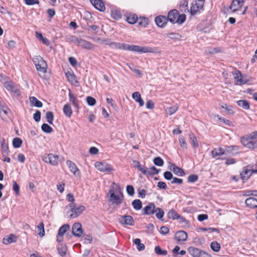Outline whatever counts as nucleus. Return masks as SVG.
Instances as JSON below:
<instances>
[{
  "instance_id": "20",
  "label": "nucleus",
  "mask_w": 257,
  "mask_h": 257,
  "mask_svg": "<svg viewBox=\"0 0 257 257\" xmlns=\"http://www.w3.org/2000/svg\"><path fill=\"white\" fill-rule=\"evenodd\" d=\"M170 169L178 176H184L185 175V173L182 169L177 167L174 164L170 163Z\"/></svg>"
},
{
  "instance_id": "62",
  "label": "nucleus",
  "mask_w": 257,
  "mask_h": 257,
  "mask_svg": "<svg viewBox=\"0 0 257 257\" xmlns=\"http://www.w3.org/2000/svg\"><path fill=\"white\" fill-rule=\"evenodd\" d=\"M163 175L165 179L167 180H171L173 178L172 173L170 171L165 172Z\"/></svg>"
},
{
  "instance_id": "7",
  "label": "nucleus",
  "mask_w": 257,
  "mask_h": 257,
  "mask_svg": "<svg viewBox=\"0 0 257 257\" xmlns=\"http://www.w3.org/2000/svg\"><path fill=\"white\" fill-rule=\"evenodd\" d=\"M59 158L58 155L53 154H45L42 157L44 162L49 163L53 166H56L58 164Z\"/></svg>"
},
{
  "instance_id": "28",
  "label": "nucleus",
  "mask_w": 257,
  "mask_h": 257,
  "mask_svg": "<svg viewBox=\"0 0 257 257\" xmlns=\"http://www.w3.org/2000/svg\"><path fill=\"white\" fill-rule=\"evenodd\" d=\"M179 10L182 12H189V10L188 9V2L187 0H183L181 1L179 6Z\"/></svg>"
},
{
  "instance_id": "34",
  "label": "nucleus",
  "mask_w": 257,
  "mask_h": 257,
  "mask_svg": "<svg viewBox=\"0 0 257 257\" xmlns=\"http://www.w3.org/2000/svg\"><path fill=\"white\" fill-rule=\"evenodd\" d=\"M167 217L169 219L176 220L178 219V217H179V214L175 210L172 209L167 213Z\"/></svg>"
},
{
  "instance_id": "45",
  "label": "nucleus",
  "mask_w": 257,
  "mask_h": 257,
  "mask_svg": "<svg viewBox=\"0 0 257 257\" xmlns=\"http://www.w3.org/2000/svg\"><path fill=\"white\" fill-rule=\"evenodd\" d=\"M22 143L23 141L21 139L15 138L13 140V147L15 148H19L21 146Z\"/></svg>"
},
{
  "instance_id": "57",
  "label": "nucleus",
  "mask_w": 257,
  "mask_h": 257,
  "mask_svg": "<svg viewBox=\"0 0 257 257\" xmlns=\"http://www.w3.org/2000/svg\"><path fill=\"white\" fill-rule=\"evenodd\" d=\"M188 182L189 183H194L198 179V177L197 175L191 174L188 177Z\"/></svg>"
},
{
  "instance_id": "44",
  "label": "nucleus",
  "mask_w": 257,
  "mask_h": 257,
  "mask_svg": "<svg viewBox=\"0 0 257 257\" xmlns=\"http://www.w3.org/2000/svg\"><path fill=\"white\" fill-rule=\"evenodd\" d=\"M41 129L43 132L48 134L51 133L53 131L52 127L47 123H43L41 126Z\"/></svg>"
},
{
  "instance_id": "23",
  "label": "nucleus",
  "mask_w": 257,
  "mask_h": 257,
  "mask_svg": "<svg viewBox=\"0 0 257 257\" xmlns=\"http://www.w3.org/2000/svg\"><path fill=\"white\" fill-rule=\"evenodd\" d=\"M66 76L67 78L68 81L70 82L72 84L75 85H78V81L77 80V77L75 74L70 72H67L66 73Z\"/></svg>"
},
{
  "instance_id": "26",
  "label": "nucleus",
  "mask_w": 257,
  "mask_h": 257,
  "mask_svg": "<svg viewBox=\"0 0 257 257\" xmlns=\"http://www.w3.org/2000/svg\"><path fill=\"white\" fill-rule=\"evenodd\" d=\"M123 223L128 225H134L135 221L131 215H124L121 217Z\"/></svg>"
},
{
  "instance_id": "56",
  "label": "nucleus",
  "mask_w": 257,
  "mask_h": 257,
  "mask_svg": "<svg viewBox=\"0 0 257 257\" xmlns=\"http://www.w3.org/2000/svg\"><path fill=\"white\" fill-rule=\"evenodd\" d=\"M13 190L16 195H19L20 194V186L14 180L13 181Z\"/></svg>"
},
{
  "instance_id": "63",
  "label": "nucleus",
  "mask_w": 257,
  "mask_h": 257,
  "mask_svg": "<svg viewBox=\"0 0 257 257\" xmlns=\"http://www.w3.org/2000/svg\"><path fill=\"white\" fill-rule=\"evenodd\" d=\"M33 118L36 122H39L41 119V112L37 110L33 115Z\"/></svg>"
},
{
  "instance_id": "48",
  "label": "nucleus",
  "mask_w": 257,
  "mask_h": 257,
  "mask_svg": "<svg viewBox=\"0 0 257 257\" xmlns=\"http://www.w3.org/2000/svg\"><path fill=\"white\" fill-rule=\"evenodd\" d=\"M57 250L58 253L61 256H64L66 254L67 248L66 245L61 244V247H58Z\"/></svg>"
},
{
  "instance_id": "18",
  "label": "nucleus",
  "mask_w": 257,
  "mask_h": 257,
  "mask_svg": "<svg viewBox=\"0 0 257 257\" xmlns=\"http://www.w3.org/2000/svg\"><path fill=\"white\" fill-rule=\"evenodd\" d=\"M188 251L193 257H200L204 252V251L193 246L189 247Z\"/></svg>"
},
{
  "instance_id": "22",
  "label": "nucleus",
  "mask_w": 257,
  "mask_h": 257,
  "mask_svg": "<svg viewBox=\"0 0 257 257\" xmlns=\"http://www.w3.org/2000/svg\"><path fill=\"white\" fill-rule=\"evenodd\" d=\"M246 205L250 208H257V199L253 197H249L245 201Z\"/></svg>"
},
{
  "instance_id": "49",
  "label": "nucleus",
  "mask_w": 257,
  "mask_h": 257,
  "mask_svg": "<svg viewBox=\"0 0 257 257\" xmlns=\"http://www.w3.org/2000/svg\"><path fill=\"white\" fill-rule=\"evenodd\" d=\"M155 251L158 255H165L167 254L168 251L166 250H162L160 246H156L155 248Z\"/></svg>"
},
{
  "instance_id": "33",
  "label": "nucleus",
  "mask_w": 257,
  "mask_h": 257,
  "mask_svg": "<svg viewBox=\"0 0 257 257\" xmlns=\"http://www.w3.org/2000/svg\"><path fill=\"white\" fill-rule=\"evenodd\" d=\"M138 20L137 15L134 14H130L126 18L127 22L130 24H135Z\"/></svg>"
},
{
  "instance_id": "27",
  "label": "nucleus",
  "mask_w": 257,
  "mask_h": 257,
  "mask_svg": "<svg viewBox=\"0 0 257 257\" xmlns=\"http://www.w3.org/2000/svg\"><path fill=\"white\" fill-rule=\"evenodd\" d=\"M211 154L213 157L216 158L218 156L225 154V151L222 148H215L212 151Z\"/></svg>"
},
{
  "instance_id": "24",
  "label": "nucleus",
  "mask_w": 257,
  "mask_h": 257,
  "mask_svg": "<svg viewBox=\"0 0 257 257\" xmlns=\"http://www.w3.org/2000/svg\"><path fill=\"white\" fill-rule=\"evenodd\" d=\"M68 95L70 101L72 102L73 106L78 110L79 109V102L78 100L75 97L74 94L71 92L70 90H69Z\"/></svg>"
},
{
  "instance_id": "29",
  "label": "nucleus",
  "mask_w": 257,
  "mask_h": 257,
  "mask_svg": "<svg viewBox=\"0 0 257 257\" xmlns=\"http://www.w3.org/2000/svg\"><path fill=\"white\" fill-rule=\"evenodd\" d=\"M29 99L32 106H34L37 107H41L43 105L42 102L34 96L30 97Z\"/></svg>"
},
{
  "instance_id": "41",
  "label": "nucleus",
  "mask_w": 257,
  "mask_h": 257,
  "mask_svg": "<svg viewBox=\"0 0 257 257\" xmlns=\"http://www.w3.org/2000/svg\"><path fill=\"white\" fill-rule=\"evenodd\" d=\"M138 24L142 27H146L149 24V20L145 17H140L138 20Z\"/></svg>"
},
{
  "instance_id": "5",
  "label": "nucleus",
  "mask_w": 257,
  "mask_h": 257,
  "mask_svg": "<svg viewBox=\"0 0 257 257\" xmlns=\"http://www.w3.org/2000/svg\"><path fill=\"white\" fill-rule=\"evenodd\" d=\"M109 193L110 194L109 201L111 202L112 204L118 206L122 203L123 199L122 193H120L119 195H116L113 188L109 190Z\"/></svg>"
},
{
  "instance_id": "8",
  "label": "nucleus",
  "mask_w": 257,
  "mask_h": 257,
  "mask_svg": "<svg viewBox=\"0 0 257 257\" xmlns=\"http://www.w3.org/2000/svg\"><path fill=\"white\" fill-rule=\"evenodd\" d=\"M251 139L248 135L242 137L241 138V143L242 145L250 149H254L256 148V142L251 141Z\"/></svg>"
},
{
  "instance_id": "1",
  "label": "nucleus",
  "mask_w": 257,
  "mask_h": 257,
  "mask_svg": "<svg viewBox=\"0 0 257 257\" xmlns=\"http://www.w3.org/2000/svg\"><path fill=\"white\" fill-rule=\"evenodd\" d=\"M110 47L112 49L127 50L139 53H155L157 52V49L156 48L140 46L134 45H130L125 43H120L114 42H112L110 44Z\"/></svg>"
},
{
  "instance_id": "39",
  "label": "nucleus",
  "mask_w": 257,
  "mask_h": 257,
  "mask_svg": "<svg viewBox=\"0 0 257 257\" xmlns=\"http://www.w3.org/2000/svg\"><path fill=\"white\" fill-rule=\"evenodd\" d=\"M189 137L190 140H191V143H192L193 147L194 148H197L199 145L197 138L195 137V136L193 133H190L189 135Z\"/></svg>"
},
{
  "instance_id": "16",
  "label": "nucleus",
  "mask_w": 257,
  "mask_h": 257,
  "mask_svg": "<svg viewBox=\"0 0 257 257\" xmlns=\"http://www.w3.org/2000/svg\"><path fill=\"white\" fill-rule=\"evenodd\" d=\"M188 237L187 233L183 230L177 231L175 235L174 238L177 241H185Z\"/></svg>"
},
{
  "instance_id": "19",
  "label": "nucleus",
  "mask_w": 257,
  "mask_h": 257,
  "mask_svg": "<svg viewBox=\"0 0 257 257\" xmlns=\"http://www.w3.org/2000/svg\"><path fill=\"white\" fill-rule=\"evenodd\" d=\"M179 14V12L176 10H173L170 11L167 17L168 21H169L172 23H176V20L177 19Z\"/></svg>"
},
{
  "instance_id": "50",
  "label": "nucleus",
  "mask_w": 257,
  "mask_h": 257,
  "mask_svg": "<svg viewBox=\"0 0 257 257\" xmlns=\"http://www.w3.org/2000/svg\"><path fill=\"white\" fill-rule=\"evenodd\" d=\"M167 36L170 39L174 40H179L182 37L180 34L176 33H170L167 34Z\"/></svg>"
},
{
  "instance_id": "4",
  "label": "nucleus",
  "mask_w": 257,
  "mask_h": 257,
  "mask_svg": "<svg viewBox=\"0 0 257 257\" xmlns=\"http://www.w3.org/2000/svg\"><path fill=\"white\" fill-rule=\"evenodd\" d=\"M69 206L70 208V212H71L69 216L71 218H76L85 210V207L83 205L77 206L76 204L74 203H70Z\"/></svg>"
},
{
  "instance_id": "12",
  "label": "nucleus",
  "mask_w": 257,
  "mask_h": 257,
  "mask_svg": "<svg viewBox=\"0 0 257 257\" xmlns=\"http://www.w3.org/2000/svg\"><path fill=\"white\" fill-rule=\"evenodd\" d=\"M156 206L153 203H150L147 206L145 207L143 210L142 213L144 215H151L155 212Z\"/></svg>"
},
{
  "instance_id": "43",
  "label": "nucleus",
  "mask_w": 257,
  "mask_h": 257,
  "mask_svg": "<svg viewBox=\"0 0 257 257\" xmlns=\"http://www.w3.org/2000/svg\"><path fill=\"white\" fill-rule=\"evenodd\" d=\"M38 234L40 237H43L45 235L44 224L43 222H41L37 226Z\"/></svg>"
},
{
  "instance_id": "17",
  "label": "nucleus",
  "mask_w": 257,
  "mask_h": 257,
  "mask_svg": "<svg viewBox=\"0 0 257 257\" xmlns=\"http://www.w3.org/2000/svg\"><path fill=\"white\" fill-rule=\"evenodd\" d=\"M66 164L68 167L70 171L75 175H79L80 171L75 163L70 160L66 161Z\"/></svg>"
},
{
  "instance_id": "61",
  "label": "nucleus",
  "mask_w": 257,
  "mask_h": 257,
  "mask_svg": "<svg viewBox=\"0 0 257 257\" xmlns=\"http://www.w3.org/2000/svg\"><path fill=\"white\" fill-rule=\"evenodd\" d=\"M126 190L127 194L130 196H133L135 194L134 188L132 185H127Z\"/></svg>"
},
{
  "instance_id": "59",
  "label": "nucleus",
  "mask_w": 257,
  "mask_h": 257,
  "mask_svg": "<svg viewBox=\"0 0 257 257\" xmlns=\"http://www.w3.org/2000/svg\"><path fill=\"white\" fill-rule=\"evenodd\" d=\"M86 101L87 104L90 106H93L96 103V100L91 96H87L86 97Z\"/></svg>"
},
{
  "instance_id": "52",
  "label": "nucleus",
  "mask_w": 257,
  "mask_h": 257,
  "mask_svg": "<svg viewBox=\"0 0 257 257\" xmlns=\"http://www.w3.org/2000/svg\"><path fill=\"white\" fill-rule=\"evenodd\" d=\"M186 19V17L185 14H181L179 15L178 14V16L177 18V19L176 20V23H177L178 24L181 25L182 24Z\"/></svg>"
},
{
  "instance_id": "64",
  "label": "nucleus",
  "mask_w": 257,
  "mask_h": 257,
  "mask_svg": "<svg viewBox=\"0 0 257 257\" xmlns=\"http://www.w3.org/2000/svg\"><path fill=\"white\" fill-rule=\"evenodd\" d=\"M169 232V228L166 226H163L161 227L160 233L163 235H166Z\"/></svg>"
},
{
  "instance_id": "36",
  "label": "nucleus",
  "mask_w": 257,
  "mask_h": 257,
  "mask_svg": "<svg viewBox=\"0 0 257 257\" xmlns=\"http://www.w3.org/2000/svg\"><path fill=\"white\" fill-rule=\"evenodd\" d=\"M215 117H216L220 122L227 126H231L232 125V123L230 120L221 117L218 114L215 115Z\"/></svg>"
},
{
  "instance_id": "53",
  "label": "nucleus",
  "mask_w": 257,
  "mask_h": 257,
  "mask_svg": "<svg viewBox=\"0 0 257 257\" xmlns=\"http://www.w3.org/2000/svg\"><path fill=\"white\" fill-rule=\"evenodd\" d=\"M155 212H156V216L158 219H161L163 217L164 212L161 208L159 207L155 209Z\"/></svg>"
},
{
  "instance_id": "15",
  "label": "nucleus",
  "mask_w": 257,
  "mask_h": 257,
  "mask_svg": "<svg viewBox=\"0 0 257 257\" xmlns=\"http://www.w3.org/2000/svg\"><path fill=\"white\" fill-rule=\"evenodd\" d=\"M1 145L3 156H7L10 153V150L9 149L8 143L4 138H2L1 140Z\"/></svg>"
},
{
  "instance_id": "13",
  "label": "nucleus",
  "mask_w": 257,
  "mask_h": 257,
  "mask_svg": "<svg viewBox=\"0 0 257 257\" xmlns=\"http://www.w3.org/2000/svg\"><path fill=\"white\" fill-rule=\"evenodd\" d=\"M155 22L156 25L160 28L164 27L168 22V19L163 16H159L156 17Z\"/></svg>"
},
{
  "instance_id": "3",
  "label": "nucleus",
  "mask_w": 257,
  "mask_h": 257,
  "mask_svg": "<svg viewBox=\"0 0 257 257\" xmlns=\"http://www.w3.org/2000/svg\"><path fill=\"white\" fill-rule=\"evenodd\" d=\"M33 62L38 71L43 73L46 72L47 64L42 57L40 56H36L33 59Z\"/></svg>"
},
{
  "instance_id": "10",
  "label": "nucleus",
  "mask_w": 257,
  "mask_h": 257,
  "mask_svg": "<svg viewBox=\"0 0 257 257\" xmlns=\"http://www.w3.org/2000/svg\"><path fill=\"white\" fill-rule=\"evenodd\" d=\"M72 232L75 236H81L83 232L81 224L79 222L75 223L72 226Z\"/></svg>"
},
{
  "instance_id": "11",
  "label": "nucleus",
  "mask_w": 257,
  "mask_h": 257,
  "mask_svg": "<svg viewBox=\"0 0 257 257\" xmlns=\"http://www.w3.org/2000/svg\"><path fill=\"white\" fill-rule=\"evenodd\" d=\"M203 8V3L201 4L195 1L192 3L190 10L189 11L192 16L195 15L199 11V10L202 9Z\"/></svg>"
},
{
  "instance_id": "30",
  "label": "nucleus",
  "mask_w": 257,
  "mask_h": 257,
  "mask_svg": "<svg viewBox=\"0 0 257 257\" xmlns=\"http://www.w3.org/2000/svg\"><path fill=\"white\" fill-rule=\"evenodd\" d=\"M236 104L244 109L248 110L250 108L249 102L246 100H239L236 101Z\"/></svg>"
},
{
  "instance_id": "25",
  "label": "nucleus",
  "mask_w": 257,
  "mask_h": 257,
  "mask_svg": "<svg viewBox=\"0 0 257 257\" xmlns=\"http://www.w3.org/2000/svg\"><path fill=\"white\" fill-rule=\"evenodd\" d=\"M133 98L139 103L140 106H143L144 105V101L141 97V94L139 92L136 91L132 94Z\"/></svg>"
},
{
  "instance_id": "55",
  "label": "nucleus",
  "mask_w": 257,
  "mask_h": 257,
  "mask_svg": "<svg viewBox=\"0 0 257 257\" xmlns=\"http://www.w3.org/2000/svg\"><path fill=\"white\" fill-rule=\"evenodd\" d=\"M179 142L180 145V147L185 149H187V144L185 141V138L183 137H181L179 139Z\"/></svg>"
},
{
  "instance_id": "38",
  "label": "nucleus",
  "mask_w": 257,
  "mask_h": 257,
  "mask_svg": "<svg viewBox=\"0 0 257 257\" xmlns=\"http://www.w3.org/2000/svg\"><path fill=\"white\" fill-rule=\"evenodd\" d=\"M132 205L135 210H139L142 208V202L140 199H136L132 202Z\"/></svg>"
},
{
  "instance_id": "2",
  "label": "nucleus",
  "mask_w": 257,
  "mask_h": 257,
  "mask_svg": "<svg viewBox=\"0 0 257 257\" xmlns=\"http://www.w3.org/2000/svg\"><path fill=\"white\" fill-rule=\"evenodd\" d=\"M71 41L77 46L87 50H93L95 48V45L90 42L75 36L72 37Z\"/></svg>"
},
{
  "instance_id": "60",
  "label": "nucleus",
  "mask_w": 257,
  "mask_h": 257,
  "mask_svg": "<svg viewBox=\"0 0 257 257\" xmlns=\"http://www.w3.org/2000/svg\"><path fill=\"white\" fill-rule=\"evenodd\" d=\"M138 169L144 175H147V173H148V168L146 166L140 165Z\"/></svg>"
},
{
  "instance_id": "40",
  "label": "nucleus",
  "mask_w": 257,
  "mask_h": 257,
  "mask_svg": "<svg viewBox=\"0 0 257 257\" xmlns=\"http://www.w3.org/2000/svg\"><path fill=\"white\" fill-rule=\"evenodd\" d=\"M178 109V106L177 105H175L172 106L168 107L166 109V113L171 115L175 113Z\"/></svg>"
},
{
  "instance_id": "14",
  "label": "nucleus",
  "mask_w": 257,
  "mask_h": 257,
  "mask_svg": "<svg viewBox=\"0 0 257 257\" xmlns=\"http://www.w3.org/2000/svg\"><path fill=\"white\" fill-rule=\"evenodd\" d=\"M90 2L98 11L104 12L105 10L104 4L102 0H90Z\"/></svg>"
},
{
  "instance_id": "58",
  "label": "nucleus",
  "mask_w": 257,
  "mask_h": 257,
  "mask_svg": "<svg viewBox=\"0 0 257 257\" xmlns=\"http://www.w3.org/2000/svg\"><path fill=\"white\" fill-rule=\"evenodd\" d=\"M222 108L225 109L228 113L229 114H233L234 113V111L232 109V107L231 106H227L226 104L224 105L221 106Z\"/></svg>"
},
{
  "instance_id": "47",
  "label": "nucleus",
  "mask_w": 257,
  "mask_h": 257,
  "mask_svg": "<svg viewBox=\"0 0 257 257\" xmlns=\"http://www.w3.org/2000/svg\"><path fill=\"white\" fill-rule=\"evenodd\" d=\"M211 248L215 252H218L220 249V245L217 241H213L210 244Z\"/></svg>"
},
{
  "instance_id": "35",
  "label": "nucleus",
  "mask_w": 257,
  "mask_h": 257,
  "mask_svg": "<svg viewBox=\"0 0 257 257\" xmlns=\"http://www.w3.org/2000/svg\"><path fill=\"white\" fill-rule=\"evenodd\" d=\"M17 237L14 234H11L7 238H4L3 239V242L5 244H9L12 242H15L17 241Z\"/></svg>"
},
{
  "instance_id": "21",
  "label": "nucleus",
  "mask_w": 257,
  "mask_h": 257,
  "mask_svg": "<svg viewBox=\"0 0 257 257\" xmlns=\"http://www.w3.org/2000/svg\"><path fill=\"white\" fill-rule=\"evenodd\" d=\"M233 75H234V79L236 81V83L241 84H245L246 83V81H244L242 78V76L241 72L237 70H235L232 72Z\"/></svg>"
},
{
  "instance_id": "31",
  "label": "nucleus",
  "mask_w": 257,
  "mask_h": 257,
  "mask_svg": "<svg viewBox=\"0 0 257 257\" xmlns=\"http://www.w3.org/2000/svg\"><path fill=\"white\" fill-rule=\"evenodd\" d=\"M4 86L6 87V88L9 91H11L12 92H16L17 91V88L14 85V83L11 81H7L5 82L4 83Z\"/></svg>"
},
{
  "instance_id": "32",
  "label": "nucleus",
  "mask_w": 257,
  "mask_h": 257,
  "mask_svg": "<svg viewBox=\"0 0 257 257\" xmlns=\"http://www.w3.org/2000/svg\"><path fill=\"white\" fill-rule=\"evenodd\" d=\"M63 111L64 114L68 117H70L72 114V108L69 104L64 105L63 108Z\"/></svg>"
},
{
  "instance_id": "42",
  "label": "nucleus",
  "mask_w": 257,
  "mask_h": 257,
  "mask_svg": "<svg viewBox=\"0 0 257 257\" xmlns=\"http://www.w3.org/2000/svg\"><path fill=\"white\" fill-rule=\"evenodd\" d=\"M134 243L137 246V249L139 251L143 250L145 249V245L141 243V239L136 238L134 241Z\"/></svg>"
},
{
  "instance_id": "51",
  "label": "nucleus",
  "mask_w": 257,
  "mask_h": 257,
  "mask_svg": "<svg viewBox=\"0 0 257 257\" xmlns=\"http://www.w3.org/2000/svg\"><path fill=\"white\" fill-rule=\"evenodd\" d=\"M160 170L157 169L155 166H152L149 170H148V173L147 175L153 176L155 175L158 174Z\"/></svg>"
},
{
  "instance_id": "9",
  "label": "nucleus",
  "mask_w": 257,
  "mask_h": 257,
  "mask_svg": "<svg viewBox=\"0 0 257 257\" xmlns=\"http://www.w3.org/2000/svg\"><path fill=\"white\" fill-rule=\"evenodd\" d=\"M94 166L98 170L102 172H110L113 170L111 165L105 162H96Z\"/></svg>"
},
{
  "instance_id": "37",
  "label": "nucleus",
  "mask_w": 257,
  "mask_h": 257,
  "mask_svg": "<svg viewBox=\"0 0 257 257\" xmlns=\"http://www.w3.org/2000/svg\"><path fill=\"white\" fill-rule=\"evenodd\" d=\"M70 226L68 224L63 225L59 229L58 234L59 236H63L64 233L69 229Z\"/></svg>"
},
{
  "instance_id": "6",
  "label": "nucleus",
  "mask_w": 257,
  "mask_h": 257,
  "mask_svg": "<svg viewBox=\"0 0 257 257\" xmlns=\"http://www.w3.org/2000/svg\"><path fill=\"white\" fill-rule=\"evenodd\" d=\"M257 173V170H252L249 166L243 168L242 171L240 173V178L245 182L247 180L253 173Z\"/></svg>"
},
{
  "instance_id": "46",
  "label": "nucleus",
  "mask_w": 257,
  "mask_h": 257,
  "mask_svg": "<svg viewBox=\"0 0 257 257\" xmlns=\"http://www.w3.org/2000/svg\"><path fill=\"white\" fill-rule=\"evenodd\" d=\"M46 118L47 121L50 124H52L54 120V114L52 111H47L46 113Z\"/></svg>"
},
{
  "instance_id": "54",
  "label": "nucleus",
  "mask_w": 257,
  "mask_h": 257,
  "mask_svg": "<svg viewBox=\"0 0 257 257\" xmlns=\"http://www.w3.org/2000/svg\"><path fill=\"white\" fill-rule=\"evenodd\" d=\"M153 162L155 165L158 166H162L164 163L163 160L160 157L155 158Z\"/></svg>"
}]
</instances>
